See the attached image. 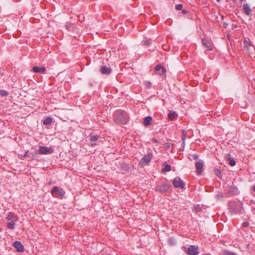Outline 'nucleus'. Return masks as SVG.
Here are the masks:
<instances>
[{
    "instance_id": "nucleus-31",
    "label": "nucleus",
    "mask_w": 255,
    "mask_h": 255,
    "mask_svg": "<svg viewBox=\"0 0 255 255\" xmlns=\"http://www.w3.org/2000/svg\"><path fill=\"white\" fill-rule=\"evenodd\" d=\"M175 8L177 10H180L182 9L183 5L181 4H178L176 5Z\"/></svg>"
},
{
    "instance_id": "nucleus-33",
    "label": "nucleus",
    "mask_w": 255,
    "mask_h": 255,
    "mask_svg": "<svg viewBox=\"0 0 255 255\" xmlns=\"http://www.w3.org/2000/svg\"><path fill=\"white\" fill-rule=\"evenodd\" d=\"M170 143H166L164 144V148L166 150H168L170 148Z\"/></svg>"
},
{
    "instance_id": "nucleus-17",
    "label": "nucleus",
    "mask_w": 255,
    "mask_h": 255,
    "mask_svg": "<svg viewBox=\"0 0 255 255\" xmlns=\"http://www.w3.org/2000/svg\"><path fill=\"white\" fill-rule=\"evenodd\" d=\"M99 139V136L95 135H90V141L91 142V145L92 146L96 145V143L94 142L96 141Z\"/></svg>"
},
{
    "instance_id": "nucleus-11",
    "label": "nucleus",
    "mask_w": 255,
    "mask_h": 255,
    "mask_svg": "<svg viewBox=\"0 0 255 255\" xmlns=\"http://www.w3.org/2000/svg\"><path fill=\"white\" fill-rule=\"evenodd\" d=\"M155 70L157 72L158 74L160 75H164L166 71V68L160 65L156 66L155 67Z\"/></svg>"
},
{
    "instance_id": "nucleus-12",
    "label": "nucleus",
    "mask_w": 255,
    "mask_h": 255,
    "mask_svg": "<svg viewBox=\"0 0 255 255\" xmlns=\"http://www.w3.org/2000/svg\"><path fill=\"white\" fill-rule=\"evenodd\" d=\"M16 251L18 252H22L24 251L23 246L19 241H15L13 244Z\"/></svg>"
},
{
    "instance_id": "nucleus-34",
    "label": "nucleus",
    "mask_w": 255,
    "mask_h": 255,
    "mask_svg": "<svg viewBox=\"0 0 255 255\" xmlns=\"http://www.w3.org/2000/svg\"><path fill=\"white\" fill-rule=\"evenodd\" d=\"M78 17H79V20L80 21L82 22V21H84V16H83V14H82V15H79L78 16Z\"/></svg>"
},
{
    "instance_id": "nucleus-14",
    "label": "nucleus",
    "mask_w": 255,
    "mask_h": 255,
    "mask_svg": "<svg viewBox=\"0 0 255 255\" xmlns=\"http://www.w3.org/2000/svg\"><path fill=\"white\" fill-rule=\"evenodd\" d=\"M100 72L102 74L109 75L111 73L112 70L110 67L102 66L100 68Z\"/></svg>"
},
{
    "instance_id": "nucleus-45",
    "label": "nucleus",
    "mask_w": 255,
    "mask_h": 255,
    "mask_svg": "<svg viewBox=\"0 0 255 255\" xmlns=\"http://www.w3.org/2000/svg\"><path fill=\"white\" fill-rule=\"evenodd\" d=\"M244 0H240L241 2L243 1Z\"/></svg>"
},
{
    "instance_id": "nucleus-23",
    "label": "nucleus",
    "mask_w": 255,
    "mask_h": 255,
    "mask_svg": "<svg viewBox=\"0 0 255 255\" xmlns=\"http://www.w3.org/2000/svg\"><path fill=\"white\" fill-rule=\"evenodd\" d=\"M175 115H176V113L175 112H170L168 115V118L170 120H174L175 119Z\"/></svg>"
},
{
    "instance_id": "nucleus-44",
    "label": "nucleus",
    "mask_w": 255,
    "mask_h": 255,
    "mask_svg": "<svg viewBox=\"0 0 255 255\" xmlns=\"http://www.w3.org/2000/svg\"><path fill=\"white\" fill-rule=\"evenodd\" d=\"M232 0L234 1V2H236L237 1V0Z\"/></svg>"
},
{
    "instance_id": "nucleus-29",
    "label": "nucleus",
    "mask_w": 255,
    "mask_h": 255,
    "mask_svg": "<svg viewBox=\"0 0 255 255\" xmlns=\"http://www.w3.org/2000/svg\"><path fill=\"white\" fill-rule=\"evenodd\" d=\"M168 243L170 245H174L175 244V240L173 238H170L168 240Z\"/></svg>"
},
{
    "instance_id": "nucleus-35",
    "label": "nucleus",
    "mask_w": 255,
    "mask_h": 255,
    "mask_svg": "<svg viewBox=\"0 0 255 255\" xmlns=\"http://www.w3.org/2000/svg\"><path fill=\"white\" fill-rule=\"evenodd\" d=\"M242 225L244 227H247L249 225V223L248 222H245Z\"/></svg>"
},
{
    "instance_id": "nucleus-19",
    "label": "nucleus",
    "mask_w": 255,
    "mask_h": 255,
    "mask_svg": "<svg viewBox=\"0 0 255 255\" xmlns=\"http://www.w3.org/2000/svg\"><path fill=\"white\" fill-rule=\"evenodd\" d=\"M14 217H16V218H17V217L16 216H15V214L14 213L9 212L8 214V215L6 218V219L7 220V221H10L14 220V219H13V218Z\"/></svg>"
},
{
    "instance_id": "nucleus-2",
    "label": "nucleus",
    "mask_w": 255,
    "mask_h": 255,
    "mask_svg": "<svg viewBox=\"0 0 255 255\" xmlns=\"http://www.w3.org/2000/svg\"><path fill=\"white\" fill-rule=\"evenodd\" d=\"M51 193L55 197L62 198L64 196L65 192L63 189L55 186L51 189Z\"/></svg>"
},
{
    "instance_id": "nucleus-46",
    "label": "nucleus",
    "mask_w": 255,
    "mask_h": 255,
    "mask_svg": "<svg viewBox=\"0 0 255 255\" xmlns=\"http://www.w3.org/2000/svg\"><path fill=\"white\" fill-rule=\"evenodd\" d=\"M217 1H219L220 0H216Z\"/></svg>"
},
{
    "instance_id": "nucleus-27",
    "label": "nucleus",
    "mask_w": 255,
    "mask_h": 255,
    "mask_svg": "<svg viewBox=\"0 0 255 255\" xmlns=\"http://www.w3.org/2000/svg\"><path fill=\"white\" fill-rule=\"evenodd\" d=\"M223 255H237L233 252H230L228 251H224L223 253Z\"/></svg>"
},
{
    "instance_id": "nucleus-3",
    "label": "nucleus",
    "mask_w": 255,
    "mask_h": 255,
    "mask_svg": "<svg viewBox=\"0 0 255 255\" xmlns=\"http://www.w3.org/2000/svg\"><path fill=\"white\" fill-rule=\"evenodd\" d=\"M243 44L244 45V51L246 54H250L253 52L254 47L252 45L249 39L248 40L245 39L243 42Z\"/></svg>"
},
{
    "instance_id": "nucleus-6",
    "label": "nucleus",
    "mask_w": 255,
    "mask_h": 255,
    "mask_svg": "<svg viewBox=\"0 0 255 255\" xmlns=\"http://www.w3.org/2000/svg\"><path fill=\"white\" fill-rule=\"evenodd\" d=\"M152 156V154L151 153H149L147 155H145L141 158L139 162V165L143 167L144 165L148 164L150 161Z\"/></svg>"
},
{
    "instance_id": "nucleus-8",
    "label": "nucleus",
    "mask_w": 255,
    "mask_h": 255,
    "mask_svg": "<svg viewBox=\"0 0 255 255\" xmlns=\"http://www.w3.org/2000/svg\"><path fill=\"white\" fill-rule=\"evenodd\" d=\"M195 165L196 167V172H197V174H201L202 172V169L204 166V163L203 161L201 160L197 161L195 163Z\"/></svg>"
},
{
    "instance_id": "nucleus-25",
    "label": "nucleus",
    "mask_w": 255,
    "mask_h": 255,
    "mask_svg": "<svg viewBox=\"0 0 255 255\" xmlns=\"http://www.w3.org/2000/svg\"><path fill=\"white\" fill-rule=\"evenodd\" d=\"M0 95L3 97H6L8 95V93L5 90H0Z\"/></svg>"
},
{
    "instance_id": "nucleus-39",
    "label": "nucleus",
    "mask_w": 255,
    "mask_h": 255,
    "mask_svg": "<svg viewBox=\"0 0 255 255\" xmlns=\"http://www.w3.org/2000/svg\"><path fill=\"white\" fill-rule=\"evenodd\" d=\"M152 142H153V143H157L158 141V140H157L156 139H155V138H153V139H152Z\"/></svg>"
},
{
    "instance_id": "nucleus-22",
    "label": "nucleus",
    "mask_w": 255,
    "mask_h": 255,
    "mask_svg": "<svg viewBox=\"0 0 255 255\" xmlns=\"http://www.w3.org/2000/svg\"><path fill=\"white\" fill-rule=\"evenodd\" d=\"M52 119L50 117L46 118L43 121V124L45 125H48L52 123Z\"/></svg>"
},
{
    "instance_id": "nucleus-42",
    "label": "nucleus",
    "mask_w": 255,
    "mask_h": 255,
    "mask_svg": "<svg viewBox=\"0 0 255 255\" xmlns=\"http://www.w3.org/2000/svg\"><path fill=\"white\" fill-rule=\"evenodd\" d=\"M186 12V11L185 10H183V13H185Z\"/></svg>"
},
{
    "instance_id": "nucleus-1",
    "label": "nucleus",
    "mask_w": 255,
    "mask_h": 255,
    "mask_svg": "<svg viewBox=\"0 0 255 255\" xmlns=\"http://www.w3.org/2000/svg\"><path fill=\"white\" fill-rule=\"evenodd\" d=\"M114 120L117 123L126 124L128 121V116L125 111H117L115 114Z\"/></svg>"
},
{
    "instance_id": "nucleus-5",
    "label": "nucleus",
    "mask_w": 255,
    "mask_h": 255,
    "mask_svg": "<svg viewBox=\"0 0 255 255\" xmlns=\"http://www.w3.org/2000/svg\"><path fill=\"white\" fill-rule=\"evenodd\" d=\"M172 183L175 188H179L180 189H183L184 187V184L182 180L179 177H175L172 181Z\"/></svg>"
},
{
    "instance_id": "nucleus-26",
    "label": "nucleus",
    "mask_w": 255,
    "mask_h": 255,
    "mask_svg": "<svg viewBox=\"0 0 255 255\" xmlns=\"http://www.w3.org/2000/svg\"><path fill=\"white\" fill-rule=\"evenodd\" d=\"M194 210L197 213H198L202 211V208L199 205H196L194 207Z\"/></svg>"
},
{
    "instance_id": "nucleus-7",
    "label": "nucleus",
    "mask_w": 255,
    "mask_h": 255,
    "mask_svg": "<svg viewBox=\"0 0 255 255\" xmlns=\"http://www.w3.org/2000/svg\"><path fill=\"white\" fill-rule=\"evenodd\" d=\"M230 211L232 214H236L238 212H241L239 209V205L234 202H230L229 204Z\"/></svg>"
},
{
    "instance_id": "nucleus-28",
    "label": "nucleus",
    "mask_w": 255,
    "mask_h": 255,
    "mask_svg": "<svg viewBox=\"0 0 255 255\" xmlns=\"http://www.w3.org/2000/svg\"><path fill=\"white\" fill-rule=\"evenodd\" d=\"M182 144L183 146L184 147L185 145V141L186 139V134L185 131H183V134L182 135Z\"/></svg>"
},
{
    "instance_id": "nucleus-21",
    "label": "nucleus",
    "mask_w": 255,
    "mask_h": 255,
    "mask_svg": "<svg viewBox=\"0 0 255 255\" xmlns=\"http://www.w3.org/2000/svg\"><path fill=\"white\" fill-rule=\"evenodd\" d=\"M74 27V25L70 22H67L65 25L66 28L69 31L73 30Z\"/></svg>"
},
{
    "instance_id": "nucleus-18",
    "label": "nucleus",
    "mask_w": 255,
    "mask_h": 255,
    "mask_svg": "<svg viewBox=\"0 0 255 255\" xmlns=\"http://www.w3.org/2000/svg\"><path fill=\"white\" fill-rule=\"evenodd\" d=\"M244 11L247 15H250L251 12V9L248 4H244L243 7Z\"/></svg>"
},
{
    "instance_id": "nucleus-43",
    "label": "nucleus",
    "mask_w": 255,
    "mask_h": 255,
    "mask_svg": "<svg viewBox=\"0 0 255 255\" xmlns=\"http://www.w3.org/2000/svg\"><path fill=\"white\" fill-rule=\"evenodd\" d=\"M253 190L255 191V185L253 187Z\"/></svg>"
},
{
    "instance_id": "nucleus-13",
    "label": "nucleus",
    "mask_w": 255,
    "mask_h": 255,
    "mask_svg": "<svg viewBox=\"0 0 255 255\" xmlns=\"http://www.w3.org/2000/svg\"><path fill=\"white\" fill-rule=\"evenodd\" d=\"M202 42L204 46L206 47L208 50H212L213 49V45L210 41L203 38L202 39Z\"/></svg>"
},
{
    "instance_id": "nucleus-9",
    "label": "nucleus",
    "mask_w": 255,
    "mask_h": 255,
    "mask_svg": "<svg viewBox=\"0 0 255 255\" xmlns=\"http://www.w3.org/2000/svg\"><path fill=\"white\" fill-rule=\"evenodd\" d=\"M186 252L189 255H197L199 254L197 248L194 246H191L187 249Z\"/></svg>"
},
{
    "instance_id": "nucleus-30",
    "label": "nucleus",
    "mask_w": 255,
    "mask_h": 255,
    "mask_svg": "<svg viewBox=\"0 0 255 255\" xmlns=\"http://www.w3.org/2000/svg\"><path fill=\"white\" fill-rule=\"evenodd\" d=\"M214 172L216 175L218 176H219L221 173V170L218 168L215 169Z\"/></svg>"
},
{
    "instance_id": "nucleus-4",
    "label": "nucleus",
    "mask_w": 255,
    "mask_h": 255,
    "mask_svg": "<svg viewBox=\"0 0 255 255\" xmlns=\"http://www.w3.org/2000/svg\"><path fill=\"white\" fill-rule=\"evenodd\" d=\"M53 152V149L51 147L39 146L38 153L40 154H49Z\"/></svg>"
},
{
    "instance_id": "nucleus-10",
    "label": "nucleus",
    "mask_w": 255,
    "mask_h": 255,
    "mask_svg": "<svg viewBox=\"0 0 255 255\" xmlns=\"http://www.w3.org/2000/svg\"><path fill=\"white\" fill-rule=\"evenodd\" d=\"M170 186L168 184L164 183L161 185L158 186L157 190L161 192H166L170 189Z\"/></svg>"
},
{
    "instance_id": "nucleus-16",
    "label": "nucleus",
    "mask_w": 255,
    "mask_h": 255,
    "mask_svg": "<svg viewBox=\"0 0 255 255\" xmlns=\"http://www.w3.org/2000/svg\"><path fill=\"white\" fill-rule=\"evenodd\" d=\"M152 120V118L150 116L145 117L143 120V125L145 126H148L150 125L151 123Z\"/></svg>"
},
{
    "instance_id": "nucleus-15",
    "label": "nucleus",
    "mask_w": 255,
    "mask_h": 255,
    "mask_svg": "<svg viewBox=\"0 0 255 255\" xmlns=\"http://www.w3.org/2000/svg\"><path fill=\"white\" fill-rule=\"evenodd\" d=\"M32 70L35 73H44L46 71V68L44 67H38L37 66H34Z\"/></svg>"
},
{
    "instance_id": "nucleus-36",
    "label": "nucleus",
    "mask_w": 255,
    "mask_h": 255,
    "mask_svg": "<svg viewBox=\"0 0 255 255\" xmlns=\"http://www.w3.org/2000/svg\"><path fill=\"white\" fill-rule=\"evenodd\" d=\"M193 158L195 159V160H197L198 159V155H196V154H194L193 155Z\"/></svg>"
},
{
    "instance_id": "nucleus-20",
    "label": "nucleus",
    "mask_w": 255,
    "mask_h": 255,
    "mask_svg": "<svg viewBox=\"0 0 255 255\" xmlns=\"http://www.w3.org/2000/svg\"><path fill=\"white\" fill-rule=\"evenodd\" d=\"M9 222L8 223L7 225V228L9 229H13L14 228V225H15V223L16 222L15 220H12V221H8Z\"/></svg>"
},
{
    "instance_id": "nucleus-38",
    "label": "nucleus",
    "mask_w": 255,
    "mask_h": 255,
    "mask_svg": "<svg viewBox=\"0 0 255 255\" xmlns=\"http://www.w3.org/2000/svg\"><path fill=\"white\" fill-rule=\"evenodd\" d=\"M143 42H144V44L146 45H148L150 44V42L147 41H145Z\"/></svg>"
},
{
    "instance_id": "nucleus-41",
    "label": "nucleus",
    "mask_w": 255,
    "mask_h": 255,
    "mask_svg": "<svg viewBox=\"0 0 255 255\" xmlns=\"http://www.w3.org/2000/svg\"><path fill=\"white\" fill-rule=\"evenodd\" d=\"M223 26L224 27H226V26H227V24L225 22H224Z\"/></svg>"
},
{
    "instance_id": "nucleus-32",
    "label": "nucleus",
    "mask_w": 255,
    "mask_h": 255,
    "mask_svg": "<svg viewBox=\"0 0 255 255\" xmlns=\"http://www.w3.org/2000/svg\"><path fill=\"white\" fill-rule=\"evenodd\" d=\"M229 161H230L229 164H230L231 166H233L235 165L236 162L234 159H229Z\"/></svg>"
},
{
    "instance_id": "nucleus-24",
    "label": "nucleus",
    "mask_w": 255,
    "mask_h": 255,
    "mask_svg": "<svg viewBox=\"0 0 255 255\" xmlns=\"http://www.w3.org/2000/svg\"><path fill=\"white\" fill-rule=\"evenodd\" d=\"M171 170V166L169 164H166L164 167L162 169V172H168Z\"/></svg>"
},
{
    "instance_id": "nucleus-40",
    "label": "nucleus",
    "mask_w": 255,
    "mask_h": 255,
    "mask_svg": "<svg viewBox=\"0 0 255 255\" xmlns=\"http://www.w3.org/2000/svg\"><path fill=\"white\" fill-rule=\"evenodd\" d=\"M28 151H26L25 153V154H24V156L25 157L27 156H28Z\"/></svg>"
},
{
    "instance_id": "nucleus-37",
    "label": "nucleus",
    "mask_w": 255,
    "mask_h": 255,
    "mask_svg": "<svg viewBox=\"0 0 255 255\" xmlns=\"http://www.w3.org/2000/svg\"><path fill=\"white\" fill-rule=\"evenodd\" d=\"M151 85V83H150V82H148V83L146 84V87H147V88H150V87Z\"/></svg>"
}]
</instances>
